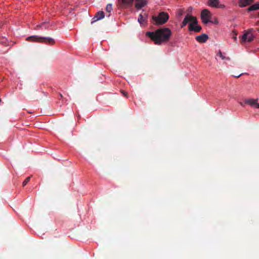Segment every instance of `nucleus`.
<instances>
[{
	"mask_svg": "<svg viewBox=\"0 0 259 259\" xmlns=\"http://www.w3.org/2000/svg\"><path fill=\"white\" fill-rule=\"evenodd\" d=\"M105 16L104 13L103 11H99L96 13L94 18H93V21L91 23H93L94 22L97 21L99 20L103 19Z\"/></svg>",
	"mask_w": 259,
	"mask_h": 259,
	"instance_id": "nucleus-11",
	"label": "nucleus"
},
{
	"mask_svg": "<svg viewBox=\"0 0 259 259\" xmlns=\"http://www.w3.org/2000/svg\"><path fill=\"white\" fill-rule=\"evenodd\" d=\"M44 25H45V23H41V24H40L39 25H36V26L35 27V28L34 29H36V30H38L40 28H42V26H44Z\"/></svg>",
	"mask_w": 259,
	"mask_h": 259,
	"instance_id": "nucleus-21",
	"label": "nucleus"
},
{
	"mask_svg": "<svg viewBox=\"0 0 259 259\" xmlns=\"http://www.w3.org/2000/svg\"><path fill=\"white\" fill-rule=\"evenodd\" d=\"M214 23H218V21H217V20L214 21Z\"/></svg>",
	"mask_w": 259,
	"mask_h": 259,
	"instance_id": "nucleus-26",
	"label": "nucleus"
},
{
	"mask_svg": "<svg viewBox=\"0 0 259 259\" xmlns=\"http://www.w3.org/2000/svg\"><path fill=\"white\" fill-rule=\"evenodd\" d=\"M208 5L211 7L223 9L225 8V5L220 4L219 0H209Z\"/></svg>",
	"mask_w": 259,
	"mask_h": 259,
	"instance_id": "nucleus-8",
	"label": "nucleus"
},
{
	"mask_svg": "<svg viewBox=\"0 0 259 259\" xmlns=\"http://www.w3.org/2000/svg\"><path fill=\"white\" fill-rule=\"evenodd\" d=\"M189 22H192L194 24H197L198 21L196 17L187 15L182 23L181 27H184Z\"/></svg>",
	"mask_w": 259,
	"mask_h": 259,
	"instance_id": "nucleus-7",
	"label": "nucleus"
},
{
	"mask_svg": "<svg viewBox=\"0 0 259 259\" xmlns=\"http://www.w3.org/2000/svg\"><path fill=\"white\" fill-rule=\"evenodd\" d=\"M254 32V30L253 28H250L245 31L244 34L241 37V43L243 44L246 41H252L254 38L253 35Z\"/></svg>",
	"mask_w": 259,
	"mask_h": 259,
	"instance_id": "nucleus-4",
	"label": "nucleus"
},
{
	"mask_svg": "<svg viewBox=\"0 0 259 259\" xmlns=\"http://www.w3.org/2000/svg\"><path fill=\"white\" fill-rule=\"evenodd\" d=\"M233 33H234V35L232 36V38L235 40H236L237 39V33L235 31H233Z\"/></svg>",
	"mask_w": 259,
	"mask_h": 259,
	"instance_id": "nucleus-23",
	"label": "nucleus"
},
{
	"mask_svg": "<svg viewBox=\"0 0 259 259\" xmlns=\"http://www.w3.org/2000/svg\"><path fill=\"white\" fill-rule=\"evenodd\" d=\"M145 21V18L142 16V14H140L138 18V21L140 23H143Z\"/></svg>",
	"mask_w": 259,
	"mask_h": 259,
	"instance_id": "nucleus-18",
	"label": "nucleus"
},
{
	"mask_svg": "<svg viewBox=\"0 0 259 259\" xmlns=\"http://www.w3.org/2000/svg\"><path fill=\"white\" fill-rule=\"evenodd\" d=\"M169 19V15L167 13L160 12L157 16H153L152 19L157 25L165 24Z\"/></svg>",
	"mask_w": 259,
	"mask_h": 259,
	"instance_id": "nucleus-3",
	"label": "nucleus"
},
{
	"mask_svg": "<svg viewBox=\"0 0 259 259\" xmlns=\"http://www.w3.org/2000/svg\"><path fill=\"white\" fill-rule=\"evenodd\" d=\"M255 107L256 108H259V104L256 102V104H255Z\"/></svg>",
	"mask_w": 259,
	"mask_h": 259,
	"instance_id": "nucleus-24",
	"label": "nucleus"
},
{
	"mask_svg": "<svg viewBox=\"0 0 259 259\" xmlns=\"http://www.w3.org/2000/svg\"><path fill=\"white\" fill-rule=\"evenodd\" d=\"M30 177H28L25 179V180L23 182V186H25L30 181Z\"/></svg>",
	"mask_w": 259,
	"mask_h": 259,
	"instance_id": "nucleus-20",
	"label": "nucleus"
},
{
	"mask_svg": "<svg viewBox=\"0 0 259 259\" xmlns=\"http://www.w3.org/2000/svg\"><path fill=\"white\" fill-rule=\"evenodd\" d=\"M26 40L38 42H44L48 45H54L55 42V40L51 37H39L36 35L28 37Z\"/></svg>",
	"mask_w": 259,
	"mask_h": 259,
	"instance_id": "nucleus-2",
	"label": "nucleus"
},
{
	"mask_svg": "<svg viewBox=\"0 0 259 259\" xmlns=\"http://www.w3.org/2000/svg\"><path fill=\"white\" fill-rule=\"evenodd\" d=\"M189 30L190 31H194L196 32H200L201 30V27L199 25H197V24H194L192 22L189 24Z\"/></svg>",
	"mask_w": 259,
	"mask_h": 259,
	"instance_id": "nucleus-10",
	"label": "nucleus"
},
{
	"mask_svg": "<svg viewBox=\"0 0 259 259\" xmlns=\"http://www.w3.org/2000/svg\"><path fill=\"white\" fill-rule=\"evenodd\" d=\"M112 6L110 4H108L106 7V11L107 13H108V15H107V17H109L111 15V12L112 11Z\"/></svg>",
	"mask_w": 259,
	"mask_h": 259,
	"instance_id": "nucleus-15",
	"label": "nucleus"
},
{
	"mask_svg": "<svg viewBox=\"0 0 259 259\" xmlns=\"http://www.w3.org/2000/svg\"><path fill=\"white\" fill-rule=\"evenodd\" d=\"M218 55L223 60H230V58L229 57H225L222 52L221 51H220L219 52V53H218Z\"/></svg>",
	"mask_w": 259,
	"mask_h": 259,
	"instance_id": "nucleus-17",
	"label": "nucleus"
},
{
	"mask_svg": "<svg viewBox=\"0 0 259 259\" xmlns=\"http://www.w3.org/2000/svg\"><path fill=\"white\" fill-rule=\"evenodd\" d=\"M171 30L166 27L160 28L153 32H147L146 35L153 40L155 44L160 45L169 41L171 35Z\"/></svg>",
	"mask_w": 259,
	"mask_h": 259,
	"instance_id": "nucleus-1",
	"label": "nucleus"
},
{
	"mask_svg": "<svg viewBox=\"0 0 259 259\" xmlns=\"http://www.w3.org/2000/svg\"><path fill=\"white\" fill-rule=\"evenodd\" d=\"M211 18V13L207 9H204L201 13V18L202 22L207 24L208 22H212L209 19Z\"/></svg>",
	"mask_w": 259,
	"mask_h": 259,
	"instance_id": "nucleus-5",
	"label": "nucleus"
},
{
	"mask_svg": "<svg viewBox=\"0 0 259 259\" xmlns=\"http://www.w3.org/2000/svg\"><path fill=\"white\" fill-rule=\"evenodd\" d=\"M42 27L43 28H45V29H47V26L46 24V23H45V25L44 26H42Z\"/></svg>",
	"mask_w": 259,
	"mask_h": 259,
	"instance_id": "nucleus-25",
	"label": "nucleus"
},
{
	"mask_svg": "<svg viewBox=\"0 0 259 259\" xmlns=\"http://www.w3.org/2000/svg\"><path fill=\"white\" fill-rule=\"evenodd\" d=\"M208 38V35L205 34H202L196 37V40L200 43L205 42L207 40Z\"/></svg>",
	"mask_w": 259,
	"mask_h": 259,
	"instance_id": "nucleus-12",
	"label": "nucleus"
},
{
	"mask_svg": "<svg viewBox=\"0 0 259 259\" xmlns=\"http://www.w3.org/2000/svg\"><path fill=\"white\" fill-rule=\"evenodd\" d=\"M253 2L254 0H239L238 5L240 8H244L253 3Z\"/></svg>",
	"mask_w": 259,
	"mask_h": 259,
	"instance_id": "nucleus-9",
	"label": "nucleus"
},
{
	"mask_svg": "<svg viewBox=\"0 0 259 259\" xmlns=\"http://www.w3.org/2000/svg\"><path fill=\"white\" fill-rule=\"evenodd\" d=\"M259 10V3H256L250 6L247 9L248 12L253 11Z\"/></svg>",
	"mask_w": 259,
	"mask_h": 259,
	"instance_id": "nucleus-14",
	"label": "nucleus"
},
{
	"mask_svg": "<svg viewBox=\"0 0 259 259\" xmlns=\"http://www.w3.org/2000/svg\"><path fill=\"white\" fill-rule=\"evenodd\" d=\"M117 6L119 8H126L133 5L134 0H117Z\"/></svg>",
	"mask_w": 259,
	"mask_h": 259,
	"instance_id": "nucleus-6",
	"label": "nucleus"
},
{
	"mask_svg": "<svg viewBox=\"0 0 259 259\" xmlns=\"http://www.w3.org/2000/svg\"><path fill=\"white\" fill-rule=\"evenodd\" d=\"M121 93H122V94L126 98H128V94L127 93H126V92H125L123 90H121Z\"/></svg>",
	"mask_w": 259,
	"mask_h": 259,
	"instance_id": "nucleus-22",
	"label": "nucleus"
},
{
	"mask_svg": "<svg viewBox=\"0 0 259 259\" xmlns=\"http://www.w3.org/2000/svg\"><path fill=\"white\" fill-rule=\"evenodd\" d=\"M256 101L257 100H253V99H248V100H245V103L248 104L251 106H253V105H255V104H256Z\"/></svg>",
	"mask_w": 259,
	"mask_h": 259,
	"instance_id": "nucleus-16",
	"label": "nucleus"
},
{
	"mask_svg": "<svg viewBox=\"0 0 259 259\" xmlns=\"http://www.w3.org/2000/svg\"><path fill=\"white\" fill-rule=\"evenodd\" d=\"M184 13V11L183 9H179L177 11V16L181 17Z\"/></svg>",
	"mask_w": 259,
	"mask_h": 259,
	"instance_id": "nucleus-19",
	"label": "nucleus"
},
{
	"mask_svg": "<svg viewBox=\"0 0 259 259\" xmlns=\"http://www.w3.org/2000/svg\"><path fill=\"white\" fill-rule=\"evenodd\" d=\"M257 31L258 32H259V28H257Z\"/></svg>",
	"mask_w": 259,
	"mask_h": 259,
	"instance_id": "nucleus-28",
	"label": "nucleus"
},
{
	"mask_svg": "<svg viewBox=\"0 0 259 259\" xmlns=\"http://www.w3.org/2000/svg\"><path fill=\"white\" fill-rule=\"evenodd\" d=\"M137 3L135 7L138 9H140L147 4V0H136Z\"/></svg>",
	"mask_w": 259,
	"mask_h": 259,
	"instance_id": "nucleus-13",
	"label": "nucleus"
},
{
	"mask_svg": "<svg viewBox=\"0 0 259 259\" xmlns=\"http://www.w3.org/2000/svg\"><path fill=\"white\" fill-rule=\"evenodd\" d=\"M240 104V105H242V106H243V104H242V103H241V102Z\"/></svg>",
	"mask_w": 259,
	"mask_h": 259,
	"instance_id": "nucleus-27",
	"label": "nucleus"
}]
</instances>
